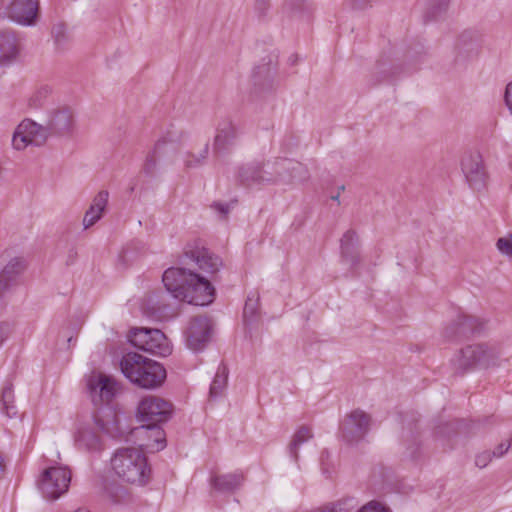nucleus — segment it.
<instances>
[{
    "label": "nucleus",
    "instance_id": "5",
    "mask_svg": "<svg viewBox=\"0 0 512 512\" xmlns=\"http://www.w3.org/2000/svg\"><path fill=\"white\" fill-rule=\"evenodd\" d=\"M128 339L135 347L154 355L167 356L171 353L170 343L159 329L135 328L130 331Z\"/></svg>",
    "mask_w": 512,
    "mask_h": 512
},
{
    "label": "nucleus",
    "instance_id": "2",
    "mask_svg": "<svg viewBox=\"0 0 512 512\" xmlns=\"http://www.w3.org/2000/svg\"><path fill=\"white\" fill-rule=\"evenodd\" d=\"M111 469L123 482L142 486L149 482L151 468L145 453L137 448L123 447L117 449L111 460Z\"/></svg>",
    "mask_w": 512,
    "mask_h": 512
},
{
    "label": "nucleus",
    "instance_id": "22",
    "mask_svg": "<svg viewBox=\"0 0 512 512\" xmlns=\"http://www.w3.org/2000/svg\"><path fill=\"white\" fill-rule=\"evenodd\" d=\"M184 138L183 131H168L156 144L154 149L148 153L143 164V172L145 175L152 177L155 175L158 165L157 154L162 150L166 143H178Z\"/></svg>",
    "mask_w": 512,
    "mask_h": 512
},
{
    "label": "nucleus",
    "instance_id": "6",
    "mask_svg": "<svg viewBox=\"0 0 512 512\" xmlns=\"http://www.w3.org/2000/svg\"><path fill=\"white\" fill-rule=\"evenodd\" d=\"M71 481V472L62 466L45 468L38 481V488L46 499L56 500L67 492Z\"/></svg>",
    "mask_w": 512,
    "mask_h": 512
},
{
    "label": "nucleus",
    "instance_id": "41",
    "mask_svg": "<svg viewBox=\"0 0 512 512\" xmlns=\"http://www.w3.org/2000/svg\"><path fill=\"white\" fill-rule=\"evenodd\" d=\"M271 7V0H255L254 11L259 17H264Z\"/></svg>",
    "mask_w": 512,
    "mask_h": 512
},
{
    "label": "nucleus",
    "instance_id": "19",
    "mask_svg": "<svg viewBox=\"0 0 512 512\" xmlns=\"http://www.w3.org/2000/svg\"><path fill=\"white\" fill-rule=\"evenodd\" d=\"M237 177L244 186L260 185L264 183L277 182L276 175L267 169L260 162H250L239 167Z\"/></svg>",
    "mask_w": 512,
    "mask_h": 512
},
{
    "label": "nucleus",
    "instance_id": "43",
    "mask_svg": "<svg viewBox=\"0 0 512 512\" xmlns=\"http://www.w3.org/2000/svg\"><path fill=\"white\" fill-rule=\"evenodd\" d=\"M65 31H66V28L63 24H59L53 28L52 32H53L55 41L58 44H61L66 40Z\"/></svg>",
    "mask_w": 512,
    "mask_h": 512
},
{
    "label": "nucleus",
    "instance_id": "25",
    "mask_svg": "<svg viewBox=\"0 0 512 512\" xmlns=\"http://www.w3.org/2000/svg\"><path fill=\"white\" fill-rule=\"evenodd\" d=\"M96 426L111 437H118L121 433L120 419L111 408H105L94 415Z\"/></svg>",
    "mask_w": 512,
    "mask_h": 512
},
{
    "label": "nucleus",
    "instance_id": "20",
    "mask_svg": "<svg viewBox=\"0 0 512 512\" xmlns=\"http://www.w3.org/2000/svg\"><path fill=\"white\" fill-rule=\"evenodd\" d=\"M185 256L193 261L200 270L214 274L223 265L221 258L203 246H195L185 252Z\"/></svg>",
    "mask_w": 512,
    "mask_h": 512
},
{
    "label": "nucleus",
    "instance_id": "52",
    "mask_svg": "<svg viewBox=\"0 0 512 512\" xmlns=\"http://www.w3.org/2000/svg\"><path fill=\"white\" fill-rule=\"evenodd\" d=\"M331 199L334 201H339V193L334 196H331Z\"/></svg>",
    "mask_w": 512,
    "mask_h": 512
},
{
    "label": "nucleus",
    "instance_id": "54",
    "mask_svg": "<svg viewBox=\"0 0 512 512\" xmlns=\"http://www.w3.org/2000/svg\"><path fill=\"white\" fill-rule=\"evenodd\" d=\"M511 445H512V437H511Z\"/></svg>",
    "mask_w": 512,
    "mask_h": 512
},
{
    "label": "nucleus",
    "instance_id": "23",
    "mask_svg": "<svg viewBox=\"0 0 512 512\" xmlns=\"http://www.w3.org/2000/svg\"><path fill=\"white\" fill-rule=\"evenodd\" d=\"M342 261L351 268H355L360 263V254L358 250V236L355 231H346L340 241Z\"/></svg>",
    "mask_w": 512,
    "mask_h": 512
},
{
    "label": "nucleus",
    "instance_id": "4",
    "mask_svg": "<svg viewBox=\"0 0 512 512\" xmlns=\"http://www.w3.org/2000/svg\"><path fill=\"white\" fill-rule=\"evenodd\" d=\"M502 350L496 342L469 344L461 348L453 357L452 364L461 372L470 371L476 367L490 368L502 364Z\"/></svg>",
    "mask_w": 512,
    "mask_h": 512
},
{
    "label": "nucleus",
    "instance_id": "46",
    "mask_svg": "<svg viewBox=\"0 0 512 512\" xmlns=\"http://www.w3.org/2000/svg\"><path fill=\"white\" fill-rule=\"evenodd\" d=\"M506 106L512 115V81L507 84L504 95Z\"/></svg>",
    "mask_w": 512,
    "mask_h": 512
},
{
    "label": "nucleus",
    "instance_id": "12",
    "mask_svg": "<svg viewBox=\"0 0 512 512\" xmlns=\"http://www.w3.org/2000/svg\"><path fill=\"white\" fill-rule=\"evenodd\" d=\"M172 414V404L158 396H146L138 405V415L142 422H166Z\"/></svg>",
    "mask_w": 512,
    "mask_h": 512
},
{
    "label": "nucleus",
    "instance_id": "48",
    "mask_svg": "<svg viewBox=\"0 0 512 512\" xmlns=\"http://www.w3.org/2000/svg\"><path fill=\"white\" fill-rule=\"evenodd\" d=\"M419 444L414 443L412 446L407 448L408 455L411 459H416L418 456Z\"/></svg>",
    "mask_w": 512,
    "mask_h": 512
},
{
    "label": "nucleus",
    "instance_id": "50",
    "mask_svg": "<svg viewBox=\"0 0 512 512\" xmlns=\"http://www.w3.org/2000/svg\"><path fill=\"white\" fill-rule=\"evenodd\" d=\"M296 1H297L299 4H301V3H303V2H304V0H296ZM287 5H291V6H292V5H293V0H288V1H287Z\"/></svg>",
    "mask_w": 512,
    "mask_h": 512
},
{
    "label": "nucleus",
    "instance_id": "34",
    "mask_svg": "<svg viewBox=\"0 0 512 512\" xmlns=\"http://www.w3.org/2000/svg\"><path fill=\"white\" fill-rule=\"evenodd\" d=\"M419 3L426 9V17L432 19L447 9L449 0H420Z\"/></svg>",
    "mask_w": 512,
    "mask_h": 512
},
{
    "label": "nucleus",
    "instance_id": "26",
    "mask_svg": "<svg viewBox=\"0 0 512 512\" xmlns=\"http://www.w3.org/2000/svg\"><path fill=\"white\" fill-rule=\"evenodd\" d=\"M109 198V192L107 190H101L94 197L89 209L86 211L83 218V226L85 229L93 226L99 221L106 209Z\"/></svg>",
    "mask_w": 512,
    "mask_h": 512
},
{
    "label": "nucleus",
    "instance_id": "11",
    "mask_svg": "<svg viewBox=\"0 0 512 512\" xmlns=\"http://www.w3.org/2000/svg\"><path fill=\"white\" fill-rule=\"evenodd\" d=\"M87 387L95 406L110 404L119 390L118 383L103 373L92 375L88 379Z\"/></svg>",
    "mask_w": 512,
    "mask_h": 512
},
{
    "label": "nucleus",
    "instance_id": "17",
    "mask_svg": "<svg viewBox=\"0 0 512 512\" xmlns=\"http://www.w3.org/2000/svg\"><path fill=\"white\" fill-rule=\"evenodd\" d=\"M212 325L210 319L203 316L194 317L186 330L187 346L194 351L204 349L210 340Z\"/></svg>",
    "mask_w": 512,
    "mask_h": 512
},
{
    "label": "nucleus",
    "instance_id": "31",
    "mask_svg": "<svg viewBox=\"0 0 512 512\" xmlns=\"http://www.w3.org/2000/svg\"><path fill=\"white\" fill-rule=\"evenodd\" d=\"M209 144L206 142L198 154L186 153L184 157V166L187 169H195L203 166L208 158Z\"/></svg>",
    "mask_w": 512,
    "mask_h": 512
},
{
    "label": "nucleus",
    "instance_id": "15",
    "mask_svg": "<svg viewBox=\"0 0 512 512\" xmlns=\"http://www.w3.org/2000/svg\"><path fill=\"white\" fill-rule=\"evenodd\" d=\"M239 136V128L230 118L221 119L216 126L215 136L213 139V152L221 155L230 151L237 142Z\"/></svg>",
    "mask_w": 512,
    "mask_h": 512
},
{
    "label": "nucleus",
    "instance_id": "13",
    "mask_svg": "<svg viewBox=\"0 0 512 512\" xmlns=\"http://www.w3.org/2000/svg\"><path fill=\"white\" fill-rule=\"evenodd\" d=\"M45 125L49 135H69L75 125L74 112L69 106H56L48 111Z\"/></svg>",
    "mask_w": 512,
    "mask_h": 512
},
{
    "label": "nucleus",
    "instance_id": "8",
    "mask_svg": "<svg viewBox=\"0 0 512 512\" xmlns=\"http://www.w3.org/2000/svg\"><path fill=\"white\" fill-rule=\"evenodd\" d=\"M159 424L146 422L131 430V436L137 441L139 450L153 453L166 447L165 432Z\"/></svg>",
    "mask_w": 512,
    "mask_h": 512
},
{
    "label": "nucleus",
    "instance_id": "14",
    "mask_svg": "<svg viewBox=\"0 0 512 512\" xmlns=\"http://www.w3.org/2000/svg\"><path fill=\"white\" fill-rule=\"evenodd\" d=\"M370 428V416L360 409L349 413L341 424V434L347 443H356L364 438Z\"/></svg>",
    "mask_w": 512,
    "mask_h": 512
},
{
    "label": "nucleus",
    "instance_id": "24",
    "mask_svg": "<svg viewBox=\"0 0 512 512\" xmlns=\"http://www.w3.org/2000/svg\"><path fill=\"white\" fill-rule=\"evenodd\" d=\"M19 56V43L14 33L4 31L0 33V65H10Z\"/></svg>",
    "mask_w": 512,
    "mask_h": 512
},
{
    "label": "nucleus",
    "instance_id": "28",
    "mask_svg": "<svg viewBox=\"0 0 512 512\" xmlns=\"http://www.w3.org/2000/svg\"><path fill=\"white\" fill-rule=\"evenodd\" d=\"M244 480L242 474L231 473L211 478V485L213 489L218 492L226 493L233 492L239 488Z\"/></svg>",
    "mask_w": 512,
    "mask_h": 512
},
{
    "label": "nucleus",
    "instance_id": "45",
    "mask_svg": "<svg viewBox=\"0 0 512 512\" xmlns=\"http://www.w3.org/2000/svg\"><path fill=\"white\" fill-rule=\"evenodd\" d=\"M512 447L511 445V441L509 442V444H506V443H500L493 451H491L493 453V455L495 456V458H501L508 450L509 448Z\"/></svg>",
    "mask_w": 512,
    "mask_h": 512
},
{
    "label": "nucleus",
    "instance_id": "35",
    "mask_svg": "<svg viewBox=\"0 0 512 512\" xmlns=\"http://www.w3.org/2000/svg\"><path fill=\"white\" fill-rule=\"evenodd\" d=\"M356 507L357 501L348 497L334 503L325 504V512H352Z\"/></svg>",
    "mask_w": 512,
    "mask_h": 512
},
{
    "label": "nucleus",
    "instance_id": "9",
    "mask_svg": "<svg viewBox=\"0 0 512 512\" xmlns=\"http://www.w3.org/2000/svg\"><path fill=\"white\" fill-rule=\"evenodd\" d=\"M482 327L479 318L460 313L443 328L442 336L446 341L456 342L480 333Z\"/></svg>",
    "mask_w": 512,
    "mask_h": 512
},
{
    "label": "nucleus",
    "instance_id": "33",
    "mask_svg": "<svg viewBox=\"0 0 512 512\" xmlns=\"http://www.w3.org/2000/svg\"><path fill=\"white\" fill-rule=\"evenodd\" d=\"M1 403L2 410L7 417L12 418L17 415V409L14 405V393L11 385H7L3 388Z\"/></svg>",
    "mask_w": 512,
    "mask_h": 512
},
{
    "label": "nucleus",
    "instance_id": "40",
    "mask_svg": "<svg viewBox=\"0 0 512 512\" xmlns=\"http://www.w3.org/2000/svg\"><path fill=\"white\" fill-rule=\"evenodd\" d=\"M495 458L491 451H483L475 457V465L479 468H485L492 459Z\"/></svg>",
    "mask_w": 512,
    "mask_h": 512
},
{
    "label": "nucleus",
    "instance_id": "7",
    "mask_svg": "<svg viewBox=\"0 0 512 512\" xmlns=\"http://www.w3.org/2000/svg\"><path fill=\"white\" fill-rule=\"evenodd\" d=\"M38 8V0H1L0 20L9 18L18 24L31 26L36 22Z\"/></svg>",
    "mask_w": 512,
    "mask_h": 512
},
{
    "label": "nucleus",
    "instance_id": "44",
    "mask_svg": "<svg viewBox=\"0 0 512 512\" xmlns=\"http://www.w3.org/2000/svg\"><path fill=\"white\" fill-rule=\"evenodd\" d=\"M372 0H349V5L354 10H362L370 7Z\"/></svg>",
    "mask_w": 512,
    "mask_h": 512
},
{
    "label": "nucleus",
    "instance_id": "16",
    "mask_svg": "<svg viewBox=\"0 0 512 512\" xmlns=\"http://www.w3.org/2000/svg\"><path fill=\"white\" fill-rule=\"evenodd\" d=\"M272 170L276 175L277 182L282 183H303L309 179V172L303 164L289 160L279 159L272 164Z\"/></svg>",
    "mask_w": 512,
    "mask_h": 512
},
{
    "label": "nucleus",
    "instance_id": "36",
    "mask_svg": "<svg viewBox=\"0 0 512 512\" xmlns=\"http://www.w3.org/2000/svg\"><path fill=\"white\" fill-rule=\"evenodd\" d=\"M52 89L48 85L39 87L30 97L29 104L31 107L37 108L42 106L50 96Z\"/></svg>",
    "mask_w": 512,
    "mask_h": 512
},
{
    "label": "nucleus",
    "instance_id": "42",
    "mask_svg": "<svg viewBox=\"0 0 512 512\" xmlns=\"http://www.w3.org/2000/svg\"><path fill=\"white\" fill-rule=\"evenodd\" d=\"M358 512H390V510L380 502L371 501L358 510Z\"/></svg>",
    "mask_w": 512,
    "mask_h": 512
},
{
    "label": "nucleus",
    "instance_id": "39",
    "mask_svg": "<svg viewBox=\"0 0 512 512\" xmlns=\"http://www.w3.org/2000/svg\"><path fill=\"white\" fill-rule=\"evenodd\" d=\"M236 201H231L230 203H222V202H214L211 205V208L216 211L221 218H225L230 212L231 208L234 207Z\"/></svg>",
    "mask_w": 512,
    "mask_h": 512
},
{
    "label": "nucleus",
    "instance_id": "1",
    "mask_svg": "<svg viewBox=\"0 0 512 512\" xmlns=\"http://www.w3.org/2000/svg\"><path fill=\"white\" fill-rule=\"evenodd\" d=\"M163 284L171 295L197 306L213 302L215 289L205 277L185 268H168L162 277Z\"/></svg>",
    "mask_w": 512,
    "mask_h": 512
},
{
    "label": "nucleus",
    "instance_id": "51",
    "mask_svg": "<svg viewBox=\"0 0 512 512\" xmlns=\"http://www.w3.org/2000/svg\"><path fill=\"white\" fill-rule=\"evenodd\" d=\"M3 468H4L3 459H2V457L0 456V474H1V473H2V471H3Z\"/></svg>",
    "mask_w": 512,
    "mask_h": 512
},
{
    "label": "nucleus",
    "instance_id": "32",
    "mask_svg": "<svg viewBox=\"0 0 512 512\" xmlns=\"http://www.w3.org/2000/svg\"><path fill=\"white\" fill-rule=\"evenodd\" d=\"M258 307L259 296H248L243 309V319L246 324L250 325L258 319Z\"/></svg>",
    "mask_w": 512,
    "mask_h": 512
},
{
    "label": "nucleus",
    "instance_id": "10",
    "mask_svg": "<svg viewBox=\"0 0 512 512\" xmlns=\"http://www.w3.org/2000/svg\"><path fill=\"white\" fill-rule=\"evenodd\" d=\"M48 136L45 123L40 125L30 119H25L16 128L12 137V145L16 150H22L29 144L40 146L45 143Z\"/></svg>",
    "mask_w": 512,
    "mask_h": 512
},
{
    "label": "nucleus",
    "instance_id": "21",
    "mask_svg": "<svg viewBox=\"0 0 512 512\" xmlns=\"http://www.w3.org/2000/svg\"><path fill=\"white\" fill-rule=\"evenodd\" d=\"M25 269V262L22 258L11 259L0 273V306L3 299L10 292L11 288L17 284V280Z\"/></svg>",
    "mask_w": 512,
    "mask_h": 512
},
{
    "label": "nucleus",
    "instance_id": "3",
    "mask_svg": "<svg viewBox=\"0 0 512 512\" xmlns=\"http://www.w3.org/2000/svg\"><path fill=\"white\" fill-rule=\"evenodd\" d=\"M120 368L126 378L144 389L157 388L166 379V370L160 363L134 352L122 357Z\"/></svg>",
    "mask_w": 512,
    "mask_h": 512
},
{
    "label": "nucleus",
    "instance_id": "30",
    "mask_svg": "<svg viewBox=\"0 0 512 512\" xmlns=\"http://www.w3.org/2000/svg\"><path fill=\"white\" fill-rule=\"evenodd\" d=\"M228 370L225 365H219L216 375L210 385V396L218 397L226 387Z\"/></svg>",
    "mask_w": 512,
    "mask_h": 512
},
{
    "label": "nucleus",
    "instance_id": "29",
    "mask_svg": "<svg viewBox=\"0 0 512 512\" xmlns=\"http://www.w3.org/2000/svg\"><path fill=\"white\" fill-rule=\"evenodd\" d=\"M313 437L312 431L307 426L300 427L293 436V439L289 445V452L291 457L297 461L298 460V450L300 446L307 442L309 439Z\"/></svg>",
    "mask_w": 512,
    "mask_h": 512
},
{
    "label": "nucleus",
    "instance_id": "38",
    "mask_svg": "<svg viewBox=\"0 0 512 512\" xmlns=\"http://www.w3.org/2000/svg\"><path fill=\"white\" fill-rule=\"evenodd\" d=\"M496 247L501 254L512 257V236L499 238Z\"/></svg>",
    "mask_w": 512,
    "mask_h": 512
},
{
    "label": "nucleus",
    "instance_id": "47",
    "mask_svg": "<svg viewBox=\"0 0 512 512\" xmlns=\"http://www.w3.org/2000/svg\"><path fill=\"white\" fill-rule=\"evenodd\" d=\"M8 336V326L4 323H0V346L3 344Z\"/></svg>",
    "mask_w": 512,
    "mask_h": 512
},
{
    "label": "nucleus",
    "instance_id": "37",
    "mask_svg": "<svg viewBox=\"0 0 512 512\" xmlns=\"http://www.w3.org/2000/svg\"><path fill=\"white\" fill-rule=\"evenodd\" d=\"M106 491L114 503H121L127 496V490L118 484L108 487Z\"/></svg>",
    "mask_w": 512,
    "mask_h": 512
},
{
    "label": "nucleus",
    "instance_id": "49",
    "mask_svg": "<svg viewBox=\"0 0 512 512\" xmlns=\"http://www.w3.org/2000/svg\"><path fill=\"white\" fill-rule=\"evenodd\" d=\"M76 258H77V251L74 248H71L68 252L66 264L67 265L73 264L75 262Z\"/></svg>",
    "mask_w": 512,
    "mask_h": 512
},
{
    "label": "nucleus",
    "instance_id": "18",
    "mask_svg": "<svg viewBox=\"0 0 512 512\" xmlns=\"http://www.w3.org/2000/svg\"><path fill=\"white\" fill-rule=\"evenodd\" d=\"M461 167L469 186L473 190L480 191L485 187L486 171L482 156L479 153L466 154L462 158Z\"/></svg>",
    "mask_w": 512,
    "mask_h": 512
},
{
    "label": "nucleus",
    "instance_id": "27",
    "mask_svg": "<svg viewBox=\"0 0 512 512\" xmlns=\"http://www.w3.org/2000/svg\"><path fill=\"white\" fill-rule=\"evenodd\" d=\"M76 445L80 449L98 451L101 447L100 437L90 425H83L75 436Z\"/></svg>",
    "mask_w": 512,
    "mask_h": 512
},
{
    "label": "nucleus",
    "instance_id": "53",
    "mask_svg": "<svg viewBox=\"0 0 512 512\" xmlns=\"http://www.w3.org/2000/svg\"><path fill=\"white\" fill-rule=\"evenodd\" d=\"M345 189L344 185H342L341 187H339V191H343Z\"/></svg>",
    "mask_w": 512,
    "mask_h": 512
}]
</instances>
